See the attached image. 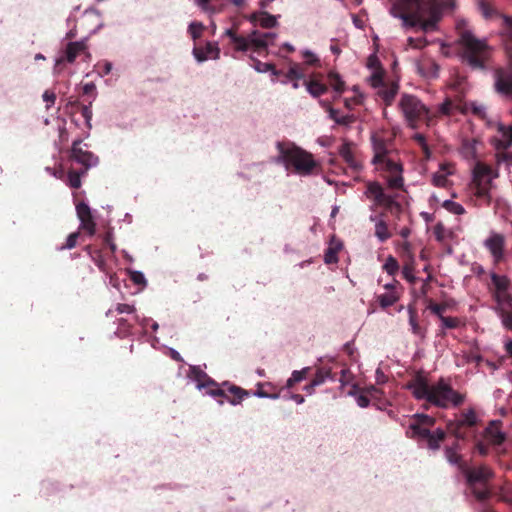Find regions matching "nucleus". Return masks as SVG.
Wrapping results in <instances>:
<instances>
[{
	"label": "nucleus",
	"mask_w": 512,
	"mask_h": 512,
	"mask_svg": "<svg viewBox=\"0 0 512 512\" xmlns=\"http://www.w3.org/2000/svg\"><path fill=\"white\" fill-rule=\"evenodd\" d=\"M478 141L475 139H464L461 145V153L467 159H473L477 156Z\"/></svg>",
	"instance_id": "nucleus-32"
},
{
	"label": "nucleus",
	"mask_w": 512,
	"mask_h": 512,
	"mask_svg": "<svg viewBox=\"0 0 512 512\" xmlns=\"http://www.w3.org/2000/svg\"><path fill=\"white\" fill-rule=\"evenodd\" d=\"M398 106L411 128H417L422 122L429 124L432 119L429 109L414 95H402Z\"/></svg>",
	"instance_id": "nucleus-8"
},
{
	"label": "nucleus",
	"mask_w": 512,
	"mask_h": 512,
	"mask_svg": "<svg viewBox=\"0 0 512 512\" xmlns=\"http://www.w3.org/2000/svg\"><path fill=\"white\" fill-rule=\"evenodd\" d=\"M501 37L505 50L512 59V17H503Z\"/></svg>",
	"instance_id": "nucleus-25"
},
{
	"label": "nucleus",
	"mask_w": 512,
	"mask_h": 512,
	"mask_svg": "<svg viewBox=\"0 0 512 512\" xmlns=\"http://www.w3.org/2000/svg\"><path fill=\"white\" fill-rule=\"evenodd\" d=\"M435 424V419L429 415L417 414L414 420L409 424L407 435L410 438L426 440L430 435V427Z\"/></svg>",
	"instance_id": "nucleus-12"
},
{
	"label": "nucleus",
	"mask_w": 512,
	"mask_h": 512,
	"mask_svg": "<svg viewBox=\"0 0 512 512\" xmlns=\"http://www.w3.org/2000/svg\"><path fill=\"white\" fill-rule=\"evenodd\" d=\"M135 310L136 309L133 305L119 303L116 305L114 310L109 309L106 312V316L111 317V316H113L114 312H117L118 314H122V313L132 314L135 312Z\"/></svg>",
	"instance_id": "nucleus-45"
},
{
	"label": "nucleus",
	"mask_w": 512,
	"mask_h": 512,
	"mask_svg": "<svg viewBox=\"0 0 512 512\" xmlns=\"http://www.w3.org/2000/svg\"><path fill=\"white\" fill-rule=\"evenodd\" d=\"M371 140L374 150V157L372 159V163L375 165H379L380 161L388 157L394 151L389 147L388 142L378 134H374Z\"/></svg>",
	"instance_id": "nucleus-23"
},
{
	"label": "nucleus",
	"mask_w": 512,
	"mask_h": 512,
	"mask_svg": "<svg viewBox=\"0 0 512 512\" xmlns=\"http://www.w3.org/2000/svg\"><path fill=\"white\" fill-rule=\"evenodd\" d=\"M338 250L333 247H329L324 255V261L326 264H334L338 262L337 256Z\"/></svg>",
	"instance_id": "nucleus-51"
},
{
	"label": "nucleus",
	"mask_w": 512,
	"mask_h": 512,
	"mask_svg": "<svg viewBox=\"0 0 512 512\" xmlns=\"http://www.w3.org/2000/svg\"><path fill=\"white\" fill-rule=\"evenodd\" d=\"M413 397L417 400H424V408L430 406L446 409L450 406L457 407L464 401V396L454 390L452 386L443 378L436 383L430 384L428 379L420 373H417L406 384Z\"/></svg>",
	"instance_id": "nucleus-1"
},
{
	"label": "nucleus",
	"mask_w": 512,
	"mask_h": 512,
	"mask_svg": "<svg viewBox=\"0 0 512 512\" xmlns=\"http://www.w3.org/2000/svg\"><path fill=\"white\" fill-rule=\"evenodd\" d=\"M497 135L490 140L496 152L508 150L512 147V125H505L501 122L495 123Z\"/></svg>",
	"instance_id": "nucleus-18"
},
{
	"label": "nucleus",
	"mask_w": 512,
	"mask_h": 512,
	"mask_svg": "<svg viewBox=\"0 0 512 512\" xmlns=\"http://www.w3.org/2000/svg\"><path fill=\"white\" fill-rule=\"evenodd\" d=\"M203 25L199 22H192L190 25H189V33L191 35V37L193 39H197L201 36L202 34V31H203Z\"/></svg>",
	"instance_id": "nucleus-54"
},
{
	"label": "nucleus",
	"mask_w": 512,
	"mask_h": 512,
	"mask_svg": "<svg viewBox=\"0 0 512 512\" xmlns=\"http://www.w3.org/2000/svg\"><path fill=\"white\" fill-rule=\"evenodd\" d=\"M305 77L303 69L299 64H293L290 66L289 70L286 73V78L289 80H300Z\"/></svg>",
	"instance_id": "nucleus-43"
},
{
	"label": "nucleus",
	"mask_w": 512,
	"mask_h": 512,
	"mask_svg": "<svg viewBox=\"0 0 512 512\" xmlns=\"http://www.w3.org/2000/svg\"><path fill=\"white\" fill-rule=\"evenodd\" d=\"M501 421L493 420L483 432L484 440L492 446H500L506 440V435L501 431Z\"/></svg>",
	"instance_id": "nucleus-22"
},
{
	"label": "nucleus",
	"mask_w": 512,
	"mask_h": 512,
	"mask_svg": "<svg viewBox=\"0 0 512 512\" xmlns=\"http://www.w3.org/2000/svg\"><path fill=\"white\" fill-rule=\"evenodd\" d=\"M76 212L81 223L80 228L93 236L96 233V222L90 207L85 202H80L76 205Z\"/></svg>",
	"instance_id": "nucleus-19"
},
{
	"label": "nucleus",
	"mask_w": 512,
	"mask_h": 512,
	"mask_svg": "<svg viewBox=\"0 0 512 512\" xmlns=\"http://www.w3.org/2000/svg\"><path fill=\"white\" fill-rule=\"evenodd\" d=\"M396 156L397 154L393 152L388 157L380 161V164L383 165V168L391 175L401 174L403 171L402 164L399 162Z\"/></svg>",
	"instance_id": "nucleus-30"
},
{
	"label": "nucleus",
	"mask_w": 512,
	"mask_h": 512,
	"mask_svg": "<svg viewBox=\"0 0 512 512\" xmlns=\"http://www.w3.org/2000/svg\"><path fill=\"white\" fill-rule=\"evenodd\" d=\"M86 49V44L83 41L69 42L66 46V61L73 63L77 56Z\"/></svg>",
	"instance_id": "nucleus-31"
},
{
	"label": "nucleus",
	"mask_w": 512,
	"mask_h": 512,
	"mask_svg": "<svg viewBox=\"0 0 512 512\" xmlns=\"http://www.w3.org/2000/svg\"><path fill=\"white\" fill-rule=\"evenodd\" d=\"M338 151L352 173H358L362 169V163L356 156L352 142L344 141Z\"/></svg>",
	"instance_id": "nucleus-21"
},
{
	"label": "nucleus",
	"mask_w": 512,
	"mask_h": 512,
	"mask_svg": "<svg viewBox=\"0 0 512 512\" xmlns=\"http://www.w3.org/2000/svg\"><path fill=\"white\" fill-rule=\"evenodd\" d=\"M363 390L368 395L369 399H380L383 395L382 390L374 385L368 386Z\"/></svg>",
	"instance_id": "nucleus-56"
},
{
	"label": "nucleus",
	"mask_w": 512,
	"mask_h": 512,
	"mask_svg": "<svg viewBox=\"0 0 512 512\" xmlns=\"http://www.w3.org/2000/svg\"><path fill=\"white\" fill-rule=\"evenodd\" d=\"M348 373V369L344 367H332V366H322L316 370V373L312 379L314 384L317 386L323 384L327 380L344 382L346 380V374Z\"/></svg>",
	"instance_id": "nucleus-17"
},
{
	"label": "nucleus",
	"mask_w": 512,
	"mask_h": 512,
	"mask_svg": "<svg viewBox=\"0 0 512 512\" xmlns=\"http://www.w3.org/2000/svg\"><path fill=\"white\" fill-rule=\"evenodd\" d=\"M83 170L76 171L73 169H70L67 173V184L73 188L78 189L81 187V176L83 175Z\"/></svg>",
	"instance_id": "nucleus-37"
},
{
	"label": "nucleus",
	"mask_w": 512,
	"mask_h": 512,
	"mask_svg": "<svg viewBox=\"0 0 512 512\" xmlns=\"http://www.w3.org/2000/svg\"><path fill=\"white\" fill-rule=\"evenodd\" d=\"M239 26L240 23L234 21L232 26L224 32V35L230 39L233 49L237 52H246L250 48L256 52L264 51L275 38L273 33H262L258 30H253L246 36L239 35Z\"/></svg>",
	"instance_id": "nucleus-5"
},
{
	"label": "nucleus",
	"mask_w": 512,
	"mask_h": 512,
	"mask_svg": "<svg viewBox=\"0 0 512 512\" xmlns=\"http://www.w3.org/2000/svg\"><path fill=\"white\" fill-rule=\"evenodd\" d=\"M445 166L442 165L441 166V171L439 172H436L433 177H432V183L433 185L437 186V187H447L448 184H449V180H448V177L447 175L449 174V172L445 173L444 170H445Z\"/></svg>",
	"instance_id": "nucleus-40"
},
{
	"label": "nucleus",
	"mask_w": 512,
	"mask_h": 512,
	"mask_svg": "<svg viewBox=\"0 0 512 512\" xmlns=\"http://www.w3.org/2000/svg\"><path fill=\"white\" fill-rule=\"evenodd\" d=\"M188 376L192 380L197 382V387L199 389H207V393H209L211 396L215 398L225 397L232 404L238 403L243 399L244 396L248 395V393L244 391L242 388L237 386H231L229 388V392L237 398V401L230 400V397L226 395V392L223 389H220L218 385L213 380H211V378L204 371H202L199 367L196 366L190 367Z\"/></svg>",
	"instance_id": "nucleus-7"
},
{
	"label": "nucleus",
	"mask_w": 512,
	"mask_h": 512,
	"mask_svg": "<svg viewBox=\"0 0 512 512\" xmlns=\"http://www.w3.org/2000/svg\"><path fill=\"white\" fill-rule=\"evenodd\" d=\"M495 157L498 164L506 163L508 166H512V152L508 150L496 152Z\"/></svg>",
	"instance_id": "nucleus-48"
},
{
	"label": "nucleus",
	"mask_w": 512,
	"mask_h": 512,
	"mask_svg": "<svg viewBox=\"0 0 512 512\" xmlns=\"http://www.w3.org/2000/svg\"><path fill=\"white\" fill-rule=\"evenodd\" d=\"M365 196L373 202L372 210L383 207L387 210H401V205L394 198L384 192L380 183L373 181L366 184Z\"/></svg>",
	"instance_id": "nucleus-10"
},
{
	"label": "nucleus",
	"mask_w": 512,
	"mask_h": 512,
	"mask_svg": "<svg viewBox=\"0 0 512 512\" xmlns=\"http://www.w3.org/2000/svg\"><path fill=\"white\" fill-rule=\"evenodd\" d=\"M413 266L412 264H409V263H406L404 266H403V269H402V274H403V277L408 280L409 282H413L415 280V277L413 275Z\"/></svg>",
	"instance_id": "nucleus-63"
},
{
	"label": "nucleus",
	"mask_w": 512,
	"mask_h": 512,
	"mask_svg": "<svg viewBox=\"0 0 512 512\" xmlns=\"http://www.w3.org/2000/svg\"><path fill=\"white\" fill-rule=\"evenodd\" d=\"M375 235L381 242H384L391 237V234L388 231V226H387L386 222L381 220L378 223H376Z\"/></svg>",
	"instance_id": "nucleus-42"
},
{
	"label": "nucleus",
	"mask_w": 512,
	"mask_h": 512,
	"mask_svg": "<svg viewBox=\"0 0 512 512\" xmlns=\"http://www.w3.org/2000/svg\"><path fill=\"white\" fill-rule=\"evenodd\" d=\"M81 140H75L72 143L70 158L77 163L83 165V173H86L87 170L95 164L96 158L94 157L92 152L84 151L81 147Z\"/></svg>",
	"instance_id": "nucleus-20"
},
{
	"label": "nucleus",
	"mask_w": 512,
	"mask_h": 512,
	"mask_svg": "<svg viewBox=\"0 0 512 512\" xmlns=\"http://www.w3.org/2000/svg\"><path fill=\"white\" fill-rule=\"evenodd\" d=\"M356 402L361 408H366L369 406L370 399L363 389L361 393L356 397Z\"/></svg>",
	"instance_id": "nucleus-64"
},
{
	"label": "nucleus",
	"mask_w": 512,
	"mask_h": 512,
	"mask_svg": "<svg viewBox=\"0 0 512 512\" xmlns=\"http://www.w3.org/2000/svg\"><path fill=\"white\" fill-rule=\"evenodd\" d=\"M279 151V160L283 162L287 169L293 167L294 171L303 176L311 175L318 167L313 155L293 143H277Z\"/></svg>",
	"instance_id": "nucleus-4"
},
{
	"label": "nucleus",
	"mask_w": 512,
	"mask_h": 512,
	"mask_svg": "<svg viewBox=\"0 0 512 512\" xmlns=\"http://www.w3.org/2000/svg\"><path fill=\"white\" fill-rule=\"evenodd\" d=\"M390 14L402 20L405 28L419 27L423 32L434 29L439 20L437 0H397Z\"/></svg>",
	"instance_id": "nucleus-2"
},
{
	"label": "nucleus",
	"mask_w": 512,
	"mask_h": 512,
	"mask_svg": "<svg viewBox=\"0 0 512 512\" xmlns=\"http://www.w3.org/2000/svg\"><path fill=\"white\" fill-rule=\"evenodd\" d=\"M304 84L306 85L307 91L315 98L327 92V86L317 80L305 81Z\"/></svg>",
	"instance_id": "nucleus-34"
},
{
	"label": "nucleus",
	"mask_w": 512,
	"mask_h": 512,
	"mask_svg": "<svg viewBox=\"0 0 512 512\" xmlns=\"http://www.w3.org/2000/svg\"><path fill=\"white\" fill-rule=\"evenodd\" d=\"M328 81H329L330 86H332V88L336 92L342 93L344 91L345 84L338 73L333 72V71L329 72L328 73Z\"/></svg>",
	"instance_id": "nucleus-38"
},
{
	"label": "nucleus",
	"mask_w": 512,
	"mask_h": 512,
	"mask_svg": "<svg viewBox=\"0 0 512 512\" xmlns=\"http://www.w3.org/2000/svg\"><path fill=\"white\" fill-rule=\"evenodd\" d=\"M443 206L451 213L453 214H456V215H462L464 212H465V209L464 207L457 203V202H454V201H451V200H446L444 203H443Z\"/></svg>",
	"instance_id": "nucleus-47"
},
{
	"label": "nucleus",
	"mask_w": 512,
	"mask_h": 512,
	"mask_svg": "<svg viewBox=\"0 0 512 512\" xmlns=\"http://www.w3.org/2000/svg\"><path fill=\"white\" fill-rule=\"evenodd\" d=\"M495 90L504 96L512 98V60L505 67H500L494 72Z\"/></svg>",
	"instance_id": "nucleus-13"
},
{
	"label": "nucleus",
	"mask_w": 512,
	"mask_h": 512,
	"mask_svg": "<svg viewBox=\"0 0 512 512\" xmlns=\"http://www.w3.org/2000/svg\"><path fill=\"white\" fill-rule=\"evenodd\" d=\"M69 105L71 106L73 111H79L83 118L85 119L86 126L88 129H91V120H92V100L88 102V104H81L78 100L70 101Z\"/></svg>",
	"instance_id": "nucleus-29"
},
{
	"label": "nucleus",
	"mask_w": 512,
	"mask_h": 512,
	"mask_svg": "<svg viewBox=\"0 0 512 512\" xmlns=\"http://www.w3.org/2000/svg\"><path fill=\"white\" fill-rule=\"evenodd\" d=\"M371 84L375 88H381L382 85H386L383 80L382 72H374L371 76Z\"/></svg>",
	"instance_id": "nucleus-61"
},
{
	"label": "nucleus",
	"mask_w": 512,
	"mask_h": 512,
	"mask_svg": "<svg viewBox=\"0 0 512 512\" xmlns=\"http://www.w3.org/2000/svg\"><path fill=\"white\" fill-rule=\"evenodd\" d=\"M498 176L493 173L492 168L482 162H477L473 168L472 180L469 185L471 193L478 199L485 201L487 205L491 203L492 180Z\"/></svg>",
	"instance_id": "nucleus-6"
},
{
	"label": "nucleus",
	"mask_w": 512,
	"mask_h": 512,
	"mask_svg": "<svg viewBox=\"0 0 512 512\" xmlns=\"http://www.w3.org/2000/svg\"><path fill=\"white\" fill-rule=\"evenodd\" d=\"M79 235H80V234H79V232H73V233H71V234L67 237V239H66V243H65L64 245H62V246L60 247V249H61V250H63V249H72V248H74V247L76 246V244H77V240H78V238H79Z\"/></svg>",
	"instance_id": "nucleus-57"
},
{
	"label": "nucleus",
	"mask_w": 512,
	"mask_h": 512,
	"mask_svg": "<svg viewBox=\"0 0 512 512\" xmlns=\"http://www.w3.org/2000/svg\"><path fill=\"white\" fill-rule=\"evenodd\" d=\"M356 121V117L353 114L341 115L339 119H337L338 125L349 127L352 123Z\"/></svg>",
	"instance_id": "nucleus-60"
},
{
	"label": "nucleus",
	"mask_w": 512,
	"mask_h": 512,
	"mask_svg": "<svg viewBox=\"0 0 512 512\" xmlns=\"http://www.w3.org/2000/svg\"><path fill=\"white\" fill-rule=\"evenodd\" d=\"M310 371V367L303 368L300 371H293L291 377L286 382V387L292 388L296 383L304 380Z\"/></svg>",
	"instance_id": "nucleus-36"
},
{
	"label": "nucleus",
	"mask_w": 512,
	"mask_h": 512,
	"mask_svg": "<svg viewBox=\"0 0 512 512\" xmlns=\"http://www.w3.org/2000/svg\"><path fill=\"white\" fill-rule=\"evenodd\" d=\"M413 140L420 146L425 158H430L431 156V151H430V148L427 144V141H426V138L423 134L421 133H416L414 136H413Z\"/></svg>",
	"instance_id": "nucleus-44"
},
{
	"label": "nucleus",
	"mask_w": 512,
	"mask_h": 512,
	"mask_svg": "<svg viewBox=\"0 0 512 512\" xmlns=\"http://www.w3.org/2000/svg\"><path fill=\"white\" fill-rule=\"evenodd\" d=\"M90 256H91L92 261L95 263V265L99 268L100 271H102L104 273L108 272L107 262L100 250L91 251Z\"/></svg>",
	"instance_id": "nucleus-39"
},
{
	"label": "nucleus",
	"mask_w": 512,
	"mask_h": 512,
	"mask_svg": "<svg viewBox=\"0 0 512 512\" xmlns=\"http://www.w3.org/2000/svg\"><path fill=\"white\" fill-rule=\"evenodd\" d=\"M388 184L391 188L400 189L404 185V179L401 174H394L388 179Z\"/></svg>",
	"instance_id": "nucleus-55"
},
{
	"label": "nucleus",
	"mask_w": 512,
	"mask_h": 512,
	"mask_svg": "<svg viewBox=\"0 0 512 512\" xmlns=\"http://www.w3.org/2000/svg\"><path fill=\"white\" fill-rule=\"evenodd\" d=\"M399 90V85L396 82H392L390 84L382 85V87L378 90V95L384 101L385 105L390 106Z\"/></svg>",
	"instance_id": "nucleus-28"
},
{
	"label": "nucleus",
	"mask_w": 512,
	"mask_h": 512,
	"mask_svg": "<svg viewBox=\"0 0 512 512\" xmlns=\"http://www.w3.org/2000/svg\"><path fill=\"white\" fill-rule=\"evenodd\" d=\"M477 423V417L473 409L463 412L461 417L455 421H450L447 425L448 430L458 439L465 440L466 434L463 432L464 427H473Z\"/></svg>",
	"instance_id": "nucleus-14"
},
{
	"label": "nucleus",
	"mask_w": 512,
	"mask_h": 512,
	"mask_svg": "<svg viewBox=\"0 0 512 512\" xmlns=\"http://www.w3.org/2000/svg\"><path fill=\"white\" fill-rule=\"evenodd\" d=\"M253 61H254V68L256 69V71L258 72H267V71H272L273 74H278V72L275 70V67L273 64H270V63H263L259 60H256L254 58H251Z\"/></svg>",
	"instance_id": "nucleus-50"
},
{
	"label": "nucleus",
	"mask_w": 512,
	"mask_h": 512,
	"mask_svg": "<svg viewBox=\"0 0 512 512\" xmlns=\"http://www.w3.org/2000/svg\"><path fill=\"white\" fill-rule=\"evenodd\" d=\"M83 95L91 96V100L93 101L96 98V86L93 82H89L84 84L83 88Z\"/></svg>",
	"instance_id": "nucleus-62"
},
{
	"label": "nucleus",
	"mask_w": 512,
	"mask_h": 512,
	"mask_svg": "<svg viewBox=\"0 0 512 512\" xmlns=\"http://www.w3.org/2000/svg\"><path fill=\"white\" fill-rule=\"evenodd\" d=\"M386 292L377 295V302L382 309H387L397 303L403 293V286L395 279L384 285Z\"/></svg>",
	"instance_id": "nucleus-16"
},
{
	"label": "nucleus",
	"mask_w": 512,
	"mask_h": 512,
	"mask_svg": "<svg viewBox=\"0 0 512 512\" xmlns=\"http://www.w3.org/2000/svg\"><path fill=\"white\" fill-rule=\"evenodd\" d=\"M249 20L263 28H273L277 24L276 17L264 11L251 14Z\"/></svg>",
	"instance_id": "nucleus-27"
},
{
	"label": "nucleus",
	"mask_w": 512,
	"mask_h": 512,
	"mask_svg": "<svg viewBox=\"0 0 512 512\" xmlns=\"http://www.w3.org/2000/svg\"><path fill=\"white\" fill-rule=\"evenodd\" d=\"M454 110H460L462 113H465L466 110L461 108L459 105H456L451 99H446L440 106H439V114L441 115H452L454 113Z\"/></svg>",
	"instance_id": "nucleus-35"
},
{
	"label": "nucleus",
	"mask_w": 512,
	"mask_h": 512,
	"mask_svg": "<svg viewBox=\"0 0 512 512\" xmlns=\"http://www.w3.org/2000/svg\"><path fill=\"white\" fill-rule=\"evenodd\" d=\"M428 309L441 319V316H443V312L446 310V305L430 302L428 305Z\"/></svg>",
	"instance_id": "nucleus-59"
},
{
	"label": "nucleus",
	"mask_w": 512,
	"mask_h": 512,
	"mask_svg": "<svg viewBox=\"0 0 512 512\" xmlns=\"http://www.w3.org/2000/svg\"><path fill=\"white\" fill-rule=\"evenodd\" d=\"M407 41H408V45L415 49H421L428 44L427 40L424 37H418V38L409 37Z\"/></svg>",
	"instance_id": "nucleus-58"
},
{
	"label": "nucleus",
	"mask_w": 512,
	"mask_h": 512,
	"mask_svg": "<svg viewBox=\"0 0 512 512\" xmlns=\"http://www.w3.org/2000/svg\"><path fill=\"white\" fill-rule=\"evenodd\" d=\"M496 310L505 328L512 330V300L497 303Z\"/></svg>",
	"instance_id": "nucleus-26"
},
{
	"label": "nucleus",
	"mask_w": 512,
	"mask_h": 512,
	"mask_svg": "<svg viewBox=\"0 0 512 512\" xmlns=\"http://www.w3.org/2000/svg\"><path fill=\"white\" fill-rule=\"evenodd\" d=\"M441 322L443 327L448 329L457 328L460 324V320L457 317L441 316Z\"/></svg>",
	"instance_id": "nucleus-53"
},
{
	"label": "nucleus",
	"mask_w": 512,
	"mask_h": 512,
	"mask_svg": "<svg viewBox=\"0 0 512 512\" xmlns=\"http://www.w3.org/2000/svg\"><path fill=\"white\" fill-rule=\"evenodd\" d=\"M427 68V72H425V75L429 78H436L438 76V72H439V66L433 62V61H429L425 64L422 65L421 69L424 70Z\"/></svg>",
	"instance_id": "nucleus-49"
},
{
	"label": "nucleus",
	"mask_w": 512,
	"mask_h": 512,
	"mask_svg": "<svg viewBox=\"0 0 512 512\" xmlns=\"http://www.w3.org/2000/svg\"><path fill=\"white\" fill-rule=\"evenodd\" d=\"M461 446L458 440L449 447L445 448V457L450 464L456 465L458 469L463 472L467 469V462L463 460L462 455L459 453Z\"/></svg>",
	"instance_id": "nucleus-24"
},
{
	"label": "nucleus",
	"mask_w": 512,
	"mask_h": 512,
	"mask_svg": "<svg viewBox=\"0 0 512 512\" xmlns=\"http://www.w3.org/2000/svg\"><path fill=\"white\" fill-rule=\"evenodd\" d=\"M383 269L391 276H394L399 270V264L396 258L388 256L386 262L383 265Z\"/></svg>",
	"instance_id": "nucleus-46"
},
{
	"label": "nucleus",
	"mask_w": 512,
	"mask_h": 512,
	"mask_svg": "<svg viewBox=\"0 0 512 512\" xmlns=\"http://www.w3.org/2000/svg\"><path fill=\"white\" fill-rule=\"evenodd\" d=\"M268 387H270V384H267ZM266 385L259 384L258 388L255 392V395L258 397H264V398H278V393H271L268 390L265 389Z\"/></svg>",
	"instance_id": "nucleus-52"
},
{
	"label": "nucleus",
	"mask_w": 512,
	"mask_h": 512,
	"mask_svg": "<svg viewBox=\"0 0 512 512\" xmlns=\"http://www.w3.org/2000/svg\"><path fill=\"white\" fill-rule=\"evenodd\" d=\"M466 476L467 483L472 487V492L478 500H485L489 496V491L486 487L478 489L475 487L476 484L486 485L488 480L493 476L491 469L485 465L478 468H470L467 465V469L462 472Z\"/></svg>",
	"instance_id": "nucleus-9"
},
{
	"label": "nucleus",
	"mask_w": 512,
	"mask_h": 512,
	"mask_svg": "<svg viewBox=\"0 0 512 512\" xmlns=\"http://www.w3.org/2000/svg\"><path fill=\"white\" fill-rule=\"evenodd\" d=\"M490 279L491 283L488 285V290L496 304L506 300H512V295L508 292L511 281L507 276L491 272Z\"/></svg>",
	"instance_id": "nucleus-11"
},
{
	"label": "nucleus",
	"mask_w": 512,
	"mask_h": 512,
	"mask_svg": "<svg viewBox=\"0 0 512 512\" xmlns=\"http://www.w3.org/2000/svg\"><path fill=\"white\" fill-rule=\"evenodd\" d=\"M446 433L442 429H437L435 432H431L426 438L428 447L432 450H438L441 442L445 439Z\"/></svg>",
	"instance_id": "nucleus-33"
},
{
	"label": "nucleus",
	"mask_w": 512,
	"mask_h": 512,
	"mask_svg": "<svg viewBox=\"0 0 512 512\" xmlns=\"http://www.w3.org/2000/svg\"><path fill=\"white\" fill-rule=\"evenodd\" d=\"M197 4L201 9L210 14L220 13L223 9V5L212 4V0H197Z\"/></svg>",
	"instance_id": "nucleus-41"
},
{
	"label": "nucleus",
	"mask_w": 512,
	"mask_h": 512,
	"mask_svg": "<svg viewBox=\"0 0 512 512\" xmlns=\"http://www.w3.org/2000/svg\"><path fill=\"white\" fill-rule=\"evenodd\" d=\"M506 240L503 234L492 232L484 241V247L490 252L495 265L505 258Z\"/></svg>",
	"instance_id": "nucleus-15"
},
{
	"label": "nucleus",
	"mask_w": 512,
	"mask_h": 512,
	"mask_svg": "<svg viewBox=\"0 0 512 512\" xmlns=\"http://www.w3.org/2000/svg\"><path fill=\"white\" fill-rule=\"evenodd\" d=\"M461 56L473 69H484L491 55L486 40L477 38L470 30L458 26Z\"/></svg>",
	"instance_id": "nucleus-3"
}]
</instances>
